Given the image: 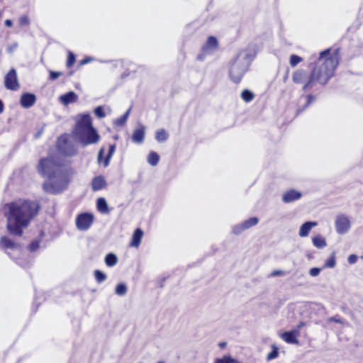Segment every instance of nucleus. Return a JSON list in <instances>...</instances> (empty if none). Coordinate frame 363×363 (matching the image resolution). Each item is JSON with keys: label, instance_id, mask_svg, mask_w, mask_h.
<instances>
[{"label": "nucleus", "instance_id": "47", "mask_svg": "<svg viewBox=\"0 0 363 363\" xmlns=\"http://www.w3.org/2000/svg\"><path fill=\"white\" fill-rule=\"evenodd\" d=\"M91 60H92V59L91 57H86V58L83 59L82 60H81L80 65H86V64L90 62Z\"/></svg>", "mask_w": 363, "mask_h": 363}, {"label": "nucleus", "instance_id": "6", "mask_svg": "<svg viewBox=\"0 0 363 363\" xmlns=\"http://www.w3.org/2000/svg\"><path fill=\"white\" fill-rule=\"evenodd\" d=\"M56 147L60 153L64 156L72 157L77 155V150L67 135H62L57 139Z\"/></svg>", "mask_w": 363, "mask_h": 363}, {"label": "nucleus", "instance_id": "18", "mask_svg": "<svg viewBox=\"0 0 363 363\" xmlns=\"http://www.w3.org/2000/svg\"><path fill=\"white\" fill-rule=\"evenodd\" d=\"M143 236V230L140 228H137L133 233L131 241L129 245L130 247H138L141 243Z\"/></svg>", "mask_w": 363, "mask_h": 363}, {"label": "nucleus", "instance_id": "8", "mask_svg": "<svg viewBox=\"0 0 363 363\" xmlns=\"http://www.w3.org/2000/svg\"><path fill=\"white\" fill-rule=\"evenodd\" d=\"M5 86L7 89L16 91L19 88L17 74L15 69L12 68L5 76Z\"/></svg>", "mask_w": 363, "mask_h": 363}, {"label": "nucleus", "instance_id": "49", "mask_svg": "<svg viewBox=\"0 0 363 363\" xmlns=\"http://www.w3.org/2000/svg\"><path fill=\"white\" fill-rule=\"evenodd\" d=\"M329 320L330 322H335L337 323H342V320L340 318H337L336 317H331V318H330Z\"/></svg>", "mask_w": 363, "mask_h": 363}, {"label": "nucleus", "instance_id": "42", "mask_svg": "<svg viewBox=\"0 0 363 363\" xmlns=\"http://www.w3.org/2000/svg\"><path fill=\"white\" fill-rule=\"evenodd\" d=\"M208 55H211L209 52H203V48H201V52L200 54H199L197 55V57L196 59L199 60V61H203L204 60V59L206 58V57Z\"/></svg>", "mask_w": 363, "mask_h": 363}, {"label": "nucleus", "instance_id": "45", "mask_svg": "<svg viewBox=\"0 0 363 363\" xmlns=\"http://www.w3.org/2000/svg\"><path fill=\"white\" fill-rule=\"evenodd\" d=\"M18 48V43H13L12 45H11L10 46H9L7 48V52H9V53H11L13 52L14 50H16Z\"/></svg>", "mask_w": 363, "mask_h": 363}, {"label": "nucleus", "instance_id": "36", "mask_svg": "<svg viewBox=\"0 0 363 363\" xmlns=\"http://www.w3.org/2000/svg\"><path fill=\"white\" fill-rule=\"evenodd\" d=\"M76 57L74 53L72 52H69L67 60V67L68 68L71 67L75 62Z\"/></svg>", "mask_w": 363, "mask_h": 363}, {"label": "nucleus", "instance_id": "14", "mask_svg": "<svg viewBox=\"0 0 363 363\" xmlns=\"http://www.w3.org/2000/svg\"><path fill=\"white\" fill-rule=\"evenodd\" d=\"M218 45L217 38L214 36H209L205 44L202 46L203 51L209 52L211 55L216 50Z\"/></svg>", "mask_w": 363, "mask_h": 363}, {"label": "nucleus", "instance_id": "25", "mask_svg": "<svg viewBox=\"0 0 363 363\" xmlns=\"http://www.w3.org/2000/svg\"><path fill=\"white\" fill-rule=\"evenodd\" d=\"M160 161V156L155 152H150L147 157L148 163L152 166H156Z\"/></svg>", "mask_w": 363, "mask_h": 363}, {"label": "nucleus", "instance_id": "13", "mask_svg": "<svg viewBox=\"0 0 363 363\" xmlns=\"http://www.w3.org/2000/svg\"><path fill=\"white\" fill-rule=\"evenodd\" d=\"M299 331L298 330H293L286 331L281 334V338L289 344L298 345L299 341L298 337L299 336Z\"/></svg>", "mask_w": 363, "mask_h": 363}, {"label": "nucleus", "instance_id": "10", "mask_svg": "<svg viewBox=\"0 0 363 363\" xmlns=\"http://www.w3.org/2000/svg\"><path fill=\"white\" fill-rule=\"evenodd\" d=\"M259 219L257 217H251L242 223L233 227V232L235 235L241 233L242 231L256 225L258 223Z\"/></svg>", "mask_w": 363, "mask_h": 363}, {"label": "nucleus", "instance_id": "16", "mask_svg": "<svg viewBox=\"0 0 363 363\" xmlns=\"http://www.w3.org/2000/svg\"><path fill=\"white\" fill-rule=\"evenodd\" d=\"M36 101V96L34 94L25 93L21 97L20 104L22 107L28 108L33 106Z\"/></svg>", "mask_w": 363, "mask_h": 363}, {"label": "nucleus", "instance_id": "20", "mask_svg": "<svg viewBox=\"0 0 363 363\" xmlns=\"http://www.w3.org/2000/svg\"><path fill=\"white\" fill-rule=\"evenodd\" d=\"M78 96L74 91H69L60 97L62 104L67 106L77 101Z\"/></svg>", "mask_w": 363, "mask_h": 363}, {"label": "nucleus", "instance_id": "31", "mask_svg": "<svg viewBox=\"0 0 363 363\" xmlns=\"http://www.w3.org/2000/svg\"><path fill=\"white\" fill-rule=\"evenodd\" d=\"M272 351L267 354V359L272 360L277 358L279 356V349L277 346L272 345Z\"/></svg>", "mask_w": 363, "mask_h": 363}, {"label": "nucleus", "instance_id": "23", "mask_svg": "<svg viewBox=\"0 0 363 363\" xmlns=\"http://www.w3.org/2000/svg\"><path fill=\"white\" fill-rule=\"evenodd\" d=\"M313 245L319 249L323 248L327 245L325 239L320 235L314 236L312 238Z\"/></svg>", "mask_w": 363, "mask_h": 363}, {"label": "nucleus", "instance_id": "56", "mask_svg": "<svg viewBox=\"0 0 363 363\" xmlns=\"http://www.w3.org/2000/svg\"><path fill=\"white\" fill-rule=\"evenodd\" d=\"M7 204L13 205V204H16V203H14V202H11V203H8Z\"/></svg>", "mask_w": 363, "mask_h": 363}, {"label": "nucleus", "instance_id": "3", "mask_svg": "<svg viewBox=\"0 0 363 363\" xmlns=\"http://www.w3.org/2000/svg\"><path fill=\"white\" fill-rule=\"evenodd\" d=\"M6 228L9 234L21 237L23 228L38 213L40 206H9Z\"/></svg>", "mask_w": 363, "mask_h": 363}, {"label": "nucleus", "instance_id": "7", "mask_svg": "<svg viewBox=\"0 0 363 363\" xmlns=\"http://www.w3.org/2000/svg\"><path fill=\"white\" fill-rule=\"evenodd\" d=\"M94 222V216L89 213H82L76 218L77 228L80 230H86Z\"/></svg>", "mask_w": 363, "mask_h": 363}, {"label": "nucleus", "instance_id": "33", "mask_svg": "<svg viewBox=\"0 0 363 363\" xmlns=\"http://www.w3.org/2000/svg\"><path fill=\"white\" fill-rule=\"evenodd\" d=\"M306 99H307V101H306V103L305 104V105L303 106V107L302 108H298L297 109V113H301L302 111H303L307 107L309 106V105L315 100V96L311 95V94H309L306 96Z\"/></svg>", "mask_w": 363, "mask_h": 363}, {"label": "nucleus", "instance_id": "9", "mask_svg": "<svg viewBox=\"0 0 363 363\" xmlns=\"http://www.w3.org/2000/svg\"><path fill=\"white\" fill-rule=\"evenodd\" d=\"M91 128H93V125L91 116L89 114H83L76 123L74 133L76 134Z\"/></svg>", "mask_w": 363, "mask_h": 363}, {"label": "nucleus", "instance_id": "21", "mask_svg": "<svg viewBox=\"0 0 363 363\" xmlns=\"http://www.w3.org/2000/svg\"><path fill=\"white\" fill-rule=\"evenodd\" d=\"M0 246L4 249H16L18 245L6 236L0 238Z\"/></svg>", "mask_w": 363, "mask_h": 363}, {"label": "nucleus", "instance_id": "34", "mask_svg": "<svg viewBox=\"0 0 363 363\" xmlns=\"http://www.w3.org/2000/svg\"><path fill=\"white\" fill-rule=\"evenodd\" d=\"M215 363H238V362L230 356H224L220 359H216Z\"/></svg>", "mask_w": 363, "mask_h": 363}, {"label": "nucleus", "instance_id": "28", "mask_svg": "<svg viewBox=\"0 0 363 363\" xmlns=\"http://www.w3.org/2000/svg\"><path fill=\"white\" fill-rule=\"evenodd\" d=\"M336 265L335 252H333L329 258L325 261L324 268H333Z\"/></svg>", "mask_w": 363, "mask_h": 363}, {"label": "nucleus", "instance_id": "48", "mask_svg": "<svg viewBox=\"0 0 363 363\" xmlns=\"http://www.w3.org/2000/svg\"><path fill=\"white\" fill-rule=\"evenodd\" d=\"M96 204H107V203L104 198L100 197L96 200Z\"/></svg>", "mask_w": 363, "mask_h": 363}, {"label": "nucleus", "instance_id": "44", "mask_svg": "<svg viewBox=\"0 0 363 363\" xmlns=\"http://www.w3.org/2000/svg\"><path fill=\"white\" fill-rule=\"evenodd\" d=\"M357 256L356 255H350L347 259V261L350 264H354L357 261Z\"/></svg>", "mask_w": 363, "mask_h": 363}, {"label": "nucleus", "instance_id": "4", "mask_svg": "<svg viewBox=\"0 0 363 363\" xmlns=\"http://www.w3.org/2000/svg\"><path fill=\"white\" fill-rule=\"evenodd\" d=\"M255 57V53L248 50H243L237 55L229 70L230 78L234 83H240Z\"/></svg>", "mask_w": 363, "mask_h": 363}, {"label": "nucleus", "instance_id": "54", "mask_svg": "<svg viewBox=\"0 0 363 363\" xmlns=\"http://www.w3.org/2000/svg\"><path fill=\"white\" fill-rule=\"evenodd\" d=\"M21 204L27 205V204H32V203L29 201L26 200Z\"/></svg>", "mask_w": 363, "mask_h": 363}, {"label": "nucleus", "instance_id": "11", "mask_svg": "<svg viewBox=\"0 0 363 363\" xmlns=\"http://www.w3.org/2000/svg\"><path fill=\"white\" fill-rule=\"evenodd\" d=\"M116 147V144H112V145H109L108 155H106V158L104 160H103V157L104 155V148L101 147L99 150V153H98L97 160H98L99 164H101L103 162L104 167H108L109 164L110 160L115 152Z\"/></svg>", "mask_w": 363, "mask_h": 363}, {"label": "nucleus", "instance_id": "41", "mask_svg": "<svg viewBox=\"0 0 363 363\" xmlns=\"http://www.w3.org/2000/svg\"><path fill=\"white\" fill-rule=\"evenodd\" d=\"M60 72L50 71V79L51 80H55L62 75Z\"/></svg>", "mask_w": 363, "mask_h": 363}, {"label": "nucleus", "instance_id": "2", "mask_svg": "<svg viewBox=\"0 0 363 363\" xmlns=\"http://www.w3.org/2000/svg\"><path fill=\"white\" fill-rule=\"evenodd\" d=\"M330 49H326L320 53L317 65L309 76L304 69H298L294 72L292 76L293 82L296 84L306 82L303 86V91L311 88L315 82H318L321 84H327L333 77L335 69L339 63L337 57L330 56Z\"/></svg>", "mask_w": 363, "mask_h": 363}, {"label": "nucleus", "instance_id": "12", "mask_svg": "<svg viewBox=\"0 0 363 363\" xmlns=\"http://www.w3.org/2000/svg\"><path fill=\"white\" fill-rule=\"evenodd\" d=\"M350 223L349 219L343 216H340L335 221L336 230L339 234L345 233L350 228Z\"/></svg>", "mask_w": 363, "mask_h": 363}, {"label": "nucleus", "instance_id": "51", "mask_svg": "<svg viewBox=\"0 0 363 363\" xmlns=\"http://www.w3.org/2000/svg\"><path fill=\"white\" fill-rule=\"evenodd\" d=\"M43 128L41 130H39V131H38V132L35 135V138H38L41 135V134L43 133Z\"/></svg>", "mask_w": 363, "mask_h": 363}, {"label": "nucleus", "instance_id": "39", "mask_svg": "<svg viewBox=\"0 0 363 363\" xmlns=\"http://www.w3.org/2000/svg\"><path fill=\"white\" fill-rule=\"evenodd\" d=\"M19 24L21 26H28L30 24V19L28 16H22L19 18Z\"/></svg>", "mask_w": 363, "mask_h": 363}, {"label": "nucleus", "instance_id": "50", "mask_svg": "<svg viewBox=\"0 0 363 363\" xmlns=\"http://www.w3.org/2000/svg\"><path fill=\"white\" fill-rule=\"evenodd\" d=\"M4 24L6 27H11L12 25H13V22L10 19H6L5 21H4Z\"/></svg>", "mask_w": 363, "mask_h": 363}, {"label": "nucleus", "instance_id": "37", "mask_svg": "<svg viewBox=\"0 0 363 363\" xmlns=\"http://www.w3.org/2000/svg\"><path fill=\"white\" fill-rule=\"evenodd\" d=\"M40 247V241L39 240H33L32 241L28 248L30 252L36 251Z\"/></svg>", "mask_w": 363, "mask_h": 363}, {"label": "nucleus", "instance_id": "40", "mask_svg": "<svg viewBox=\"0 0 363 363\" xmlns=\"http://www.w3.org/2000/svg\"><path fill=\"white\" fill-rule=\"evenodd\" d=\"M98 211L101 213H108L111 208L109 206H96Z\"/></svg>", "mask_w": 363, "mask_h": 363}, {"label": "nucleus", "instance_id": "15", "mask_svg": "<svg viewBox=\"0 0 363 363\" xmlns=\"http://www.w3.org/2000/svg\"><path fill=\"white\" fill-rule=\"evenodd\" d=\"M302 194L295 189H290L282 195V201L284 203H291L299 199Z\"/></svg>", "mask_w": 363, "mask_h": 363}, {"label": "nucleus", "instance_id": "53", "mask_svg": "<svg viewBox=\"0 0 363 363\" xmlns=\"http://www.w3.org/2000/svg\"><path fill=\"white\" fill-rule=\"evenodd\" d=\"M225 345H226L225 342H220V343H219V347L220 348H224L225 347Z\"/></svg>", "mask_w": 363, "mask_h": 363}, {"label": "nucleus", "instance_id": "32", "mask_svg": "<svg viewBox=\"0 0 363 363\" xmlns=\"http://www.w3.org/2000/svg\"><path fill=\"white\" fill-rule=\"evenodd\" d=\"M126 292H127V287L124 284L121 283L116 286V294H118L119 296H123L126 294Z\"/></svg>", "mask_w": 363, "mask_h": 363}, {"label": "nucleus", "instance_id": "27", "mask_svg": "<svg viewBox=\"0 0 363 363\" xmlns=\"http://www.w3.org/2000/svg\"><path fill=\"white\" fill-rule=\"evenodd\" d=\"M131 108H129L126 112L120 118H117L114 123L118 126H123L127 121L129 114L130 113Z\"/></svg>", "mask_w": 363, "mask_h": 363}, {"label": "nucleus", "instance_id": "52", "mask_svg": "<svg viewBox=\"0 0 363 363\" xmlns=\"http://www.w3.org/2000/svg\"><path fill=\"white\" fill-rule=\"evenodd\" d=\"M4 111V104L2 101L0 99V113Z\"/></svg>", "mask_w": 363, "mask_h": 363}, {"label": "nucleus", "instance_id": "35", "mask_svg": "<svg viewBox=\"0 0 363 363\" xmlns=\"http://www.w3.org/2000/svg\"><path fill=\"white\" fill-rule=\"evenodd\" d=\"M303 59L296 55H292L290 57V65L291 67L296 66L299 62H302Z\"/></svg>", "mask_w": 363, "mask_h": 363}, {"label": "nucleus", "instance_id": "55", "mask_svg": "<svg viewBox=\"0 0 363 363\" xmlns=\"http://www.w3.org/2000/svg\"><path fill=\"white\" fill-rule=\"evenodd\" d=\"M303 325H304V324H303V323H301L298 325V329H297V330H298V329H299L301 327H302Z\"/></svg>", "mask_w": 363, "mask_h": 363}, {"label": "nucleus", "instance_id": "26", "mask_svg": "<svg viewBox=\"0 0 363 363\" xmlns=\"http://www.w3.org/2000/svg\"><path fill=\"white\" fill-rule=\"evenodd\" d=\"M118 262L117 257L113 253H108L105 257V263L108 267H113Z\"/></svg>", "mask_w": 363, "mask_h": 363}, {"label": "nucleus", "instance_id": "30", "mask_svg": "<svg viewBox=\"0 0 363 363\" xmlns=\"http://www.w3.org/2000/svg\"><path fill=\"white\" fill-rule=\"evenodd\" d=\"M94 274V277L98 283H101L106 279V275L99 269L95 270Z\"/></svg>", "mask_w": 363, "mask_h": 363}, {"label": "nucleus", "instance_id": "46", "mask_svg": "<svg viewBox=\"0 0 363 363\" xmlns=\"http://www.w3.org/2000/svg\"><path fill=\"white\" fill-rule=\"evenodd\" d=\"M284 274V272H283L281 270H274L271 274V275L273 277L283 276Z\"/></svg>", "mask_w": 363, "mask_h": 363}, {"label": "nucleus", "instance_id": "19", "mask_svg": "<svg viewBox=\"0 0 363 363\" xmlns=\"http://www.w3.org/2000/svg\"><path fill=\"white\" fill-rule=\"evenodd\" d=\"M318 225L317 222L308 221L304 223L300 228L298 235L301 237H306L309 234L311 228Z\"/></svg>", "mask_w": 363, "mask_h": 363}, {"label": "nucleus", "instance_id": "43", "mask_svg": "<svg viewBox=\"0 0 363 363\" xmlns=\"http://www.w3.org/2000/svg\"><path fill=\"white\" fill-rule=\"evenodd\" d=\"M320 269L318 267L311 268L309 271V274L312 277H316L320 274Z\"/></svg>", "mask_w": 363, "mask_h": 363}, {"label": "nucleus", "instance_id": "24", "mask_svg": "<svg viewBox=\"0 0 363 363\" xmlns=\"http://www.w3.org/2000/svg\"><path fill=\"white\" fill-rule=\"evenodd\" d=\"M169 138L168 133L165 131L164 129H160L157 130L155 134V139L160 142H164L166 141Z\"/></svg>", "mask_w": 363, "mask_h": 363}, {"label": "nucleus", "instance_id": "38", "mask_svg": "<svg viewBox=\"0 0 363 363\" xmlns=\"http://www.w3.org/2000/svg\"><path fill=\"white\" fill-rule=\"evenodd\" d=\"M94 111L95 115L99 118H102L106 116V114L102 106H97L96 108H95Z\"/></svg>", "mask_w": 363, "mask_h": 363}, {"label": "nucleus", "instance_id": "17", "mask_svg": "<svg viewBox=\"0 0 363 363\" xmlns=\"http://www.w3.org/2000/svg\"><path fill=\"white\" fill-rule=\"evenodd\" d=\"M145 130V128L142 125L139 128L135 129L132 135L133 142L141 144L144 141Z\"/></svg>", "mask_w": 363, "mask_h": 363}, {"label": "nucleus", "instance_id": "5", "mask_svg": "<svg viewBox=\"0 0 363 363\" xmlns=\"http://www.w3.org/2000/svg\"><path fill=\"white\" fill-rule=\"evenodd\" d=\"M74 135L82 147L96 144L100 140V135L94 127Z\"/></svg>", "mask_w": 363, "mask_h": 363}, {"label": "nucleus", "instance_id": "29", "mask_svg": "<svg viewBox=\"0 0 363 363\" xmlns=\"http://www.w3.org/2000/svg\"><path fill=\"white\" fill-rule=\"evenodd\" d=\"M241 98L245 102L249 103V102L252 101L254 99L255 95L249 89H245L241 93Z\"/></svg>", "mask_w": 363, "mask_h": 363}, {"label": "nucleus", "instance_id": "22", "mask_svg": "<svg viewBox=\"0 0 363 363\" xmlns=\"http://www.w3.org/2000/svg\"><path fill=\"white\" fill-rule=\"evenodd\" d=\"M106 185V181L102 176L96 177L92 180V189L94 191L102 189Z\"/></svg>", "mask_w": 363, "mask_h": 363}, {"label": "nucleus", "instance_id": "1", "mask_svg": "<svg viewBox=\"0 0 363 363\" xmlns=\"http://www.w3.org/2000/svg\"><path fill=\"white\" fill-rule=\"evenodd\" d=\"M38 172L49 180L43 184L46 192L57 194L63 191L70 182L71 170L65 164V160L59 155H49L40 160L37 165Z\"/></svg>", "mask_w": 363, "mask_h": 363}]
</instances>
